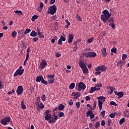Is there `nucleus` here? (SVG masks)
I'll list each match as a JSON object with an SVG mask.
<instances>
[{
	"label": "nucleus",
	"instance_id": "45",
	"mask_svg": "<svg viewBox=\"0 0 129 129\" xmlns=\"http://www.w3.org/2000/svg\"><path fill=\"white\" fill-rule=\"evenodd\" d=\"M109 26H111L112 28L113 29H114L115 27V25L114 22L110 23L109 24Z\"/></svg>",
	"mask_w": 129,
	"mask_h": 129
},
{
	"label": "nucleus",
	"instance_id": "36",
	"mask_svg": "<svg viewBox=\"0 0 129 129\" xmlns=\"http://www.w3.org/2000/svg\"><path fill=\"white\" fill-rule=\"evenodd\" d=\"M123 95H124V94L122 92H118V96H119V98H122V96Z\"/></svg>",
	"mask_w": 129,
	"mask_h": 129
},
{
	"label": "nucleus",
	"instance_id": "49",
	"mask_svg": "<svg viewBox=\"0 0 129 129\" xmlns=\"http://www.w3.org/2000/svg\"><path fill=\"white\" fill-rule=\"evenodd\" d=\"M110 104L112 105H114L115 106H117V105H118L116 104V103L114 101H110Z\"/></svg>",
	"mask_w": 129,
	"mask_h": 129
},
{
	"label": "nucleus",
	"instance_id": "8",
	"mask_svg": "<svg viewBox=\"0 0 129 129\" xmlns=\"http://www.w3.org/2000/svg\"><path fill=\"white\" fill-rule=\"evenodd\" d=\"M58 117L56 114H54L53 116H51L50 119H49V123H55V121L57 120Z\"/></svg>",
	"mask_w": 129,
	"mask_h": 129
},
{
	"label": "nucleus",
	"instance_id": "22",
	"mask_svg": "<svg viewBox=\"0 0 129 129\" xmlns=\"http://www.w3.org/2000/svg\"><path fill=\"white\" fill-rule=\"evenodd\" d=\"M98 105H99V108L100 109V110H101L102 109L103 107V102H102L101 100H98Z\"/></svg>",
	"mask_w": 129,
	"mask_h": 129
},
{
	"label": "nucleus",
	"instance_id": "28",
	"mask_svg": "<svg viewBox=\"0 0 129 129\" xmlns=\"http://www.w3.org/2000/svg\"><path fill=\"white\" fill-rule=\"evenodd\" d=\"M79 66L81 67V69H83L85 68V67H86V65L84 63V61H81V62L79 63Z\"/></svg>",
	"mask_w": 129,
	"mask_h": 129
},
{
	"label": "nucleus",
	"instance_id": "51",
	"mask_svg": "<svg viewBox=\"0 0 129 129\" xmlns=\"http://www.w3.org/2000/svg\"><path fill=\"white\" fill-rule=\"evenodd\" d=\"M127 57V55L125 54V53H123V54L122 56V59L124 60Z\"/></svg>",
	"mask_w": 129,
	"mask_h": 129
},
{
	"label": "nucleus",
	"instance_id": "46",
	"mask_svg": "<svg viewBox=\"0 0 129 129\" xmlns=\"http://www.w3.org/2000/svg\"><path fill=\"white\" fill-rule=\"evenodd\" d=\"M41 99H42V102H44L45 101V100H46V96L45 95V94H43L41 96Z\"/></svg>",
	"mask_w": 129,
	"mask_h": 129
},
{
	"label": "nucleus",
	"instance_id": "53",
	"mask_svg": "<svg viewBox=\"0 0 129 129\" xmlns=\"http://www.w3.org/2000/svg\"><path fill=\"white\" fill-rule=\"evenodd\" d=\"M31 32V30L29 29H26L25 32H24L25 35L26 34H28V33H30Z\"/></svg>",
	"mask_w": 129,
	"mask_h": 129
},
{
	"label": "nucleus",
	"instance_id": "59",
	"mask_svg": "<svg viewBox=\"0 0 129 129\" xmlns=\"http://www.w3.org/2000/svg\"><path fill=\"white\" fill-rule=\"evenodd\" d=\"M76 93V98H79L80 96V93L77 92V93Z\"/></svg>",
	"mask_w": 129,
	"mask_h": 129
},
{
	"label": "nucleus",
	"instance_id": "60",
	"mask_svg": "<svg viewBox=\"0 0 129 129\" xmlns=\"http://www.w3.org/2000/svg\"><path fill=\"white\" fill-rule=\"evenodd\" d=\"M37 36V32H36L35 31H33V37H35Z\"/></svg>",
	"mask_w": 129,
	"mask_h": 129
},
{
	"label": "nucleus",
	"instance_id": "34",
	"mask_svg": "<svg viewBox=\"0 0 129 129\" xmlns=\"http://www.w3.org/2000/svg\"><path fill=\"white\" fill-rule=\"evenodd\" d=\"M116 114V112H114L113 113H111L110 114L109 116L111 118H114Z\"/></svg>",
	"mask_w": 129,
	"mask_h": 129
},
{
	"label": "nucleus",
	"instance_id": "33",
	"mask_svg": "<svg viewBox=\"0 0 129 129\" xmlns=\"http://www.w3.org/2000/svg\"><path fill=\"white\" fill-rule=\"evenodd\" d=\"M94 91H96V87H91V89H90L89 90V93H93Z\"/></svg>",
	"mask_w": 129,
	"mask_h": 129
},
{
	"label": "nucleus",
	"instance_id": "47",
	"mask_svg": "<svg viewBox=\"0 0 129 129\" xmlns=\"http://www.w3.org/2000/svg\"><path fill=\"white\" fill-rule=\"evenodd\" d=\"M12 36L13 37V38H15L16 36H17V31H13L12 33Z\"/></svg>",
	"mask_w": 129,
	"mask_h": 129
},
{
	"label": "nucleus",
	"instance_id": "20",
	"mask_svg": "<svg viewBox=\"0 0 129 129\" xmlns=\"http://www.w3.org/2000/svg\"><path fill=\"white\" fill-rule=\"evenodd\" d=\"M47 82L49 84H52L55 82V79H48Z\"/></svg>",
	"mask_w": 129,
	"mask_h": 129
},
{
	"label": "nucleus",
	"instance_id": "31",
	"mask_svg": "<svg viewBox=\"0 0 129 129\" xmlns=\"http://www.w3.org/2000/svg\"><path fill=\"white\" fill-rule=\"evenodd\" d=\"M75 83H71L70 85L69 86V88L71 90H73V89L75 87Z\"/></svg>",
	"mask_w": 129,
	"mask_h": 129
},
{
	"label": "nucleus",
	"instance_id": "38",
	"mask_svg": "<svg viewBox=\"0 0 129 129\" xmlns=\"http://www.w3.org/2000/svg\"><path fill=\"white\" fill-rule=\"evenodd\" d=\"M124 116L129 117V111H125L124 112Z\"/></svg>",
	"mask_w": 129,
	"mask_h": 129
},
{
	"label": "nucleus",
	"instance_id": "44",
	"mask_svg": "<svg viewBox=\"0 0 129 129\" xmlns=\"http://www.w3.org/2000/svg\"><path fill=\"white\" fill-rule=\"evenodd\" d=\"M51 20L52 21H57V16L55 15L51 17Z\"/></svg>",
	"mask_w": 129,
	"mask_h": 129
},
{
	"label": "nucleus",
	"instance_id": "39",
	"mask_svg": "<svg viewBox=\"0 0 129 129\" xmlns=\"http://www.w3.org/2000/svg\"><path fill=\"white\" fill-rule=\"evenodd\" d=\"M111 51L112 53L116 54L117 52V49L116 48L113 47L112 49H111Z\"/></svg>",
	"mask_w": 129,
	"mask_h": 129
},
{
	"label": "nucleus",
	"instance_id": "1",
	"mask_svg": "<svg viewBox=\"0 0 129 129\" xmlns=\"http://www.w3.org/2000/svg\"><path fill=\"white\" fill-rule=\"evenodd\" d=\"M57 10V8L55 6V5H53L48 8L47 14H50L51 15H54L56 13Z\"/></svg>",
	"mask_w": 129,
	"mask_h": 129
},
{
	"label": "nucleus",
	"instance_id": "15",
	"mask_svg": "<svg viewBox=\"0 0 129 129\" xmlns=\"http://www.w3.org/2000/svg\"><path fill=\"white\" fill-rule=\"evenodd\" d=\"M44 105L43 104V102H41L40 104L38 105V107H37V109L38 111H40L41 109H44Z\"/></svg>",
	"mask_w": 129,
	"mask_h": 129
},
{
	"label": "nucleus",
	"instance_id": "48",
	"mask_svg": "<svg viewBox=\"0 0 129 129\" xmlns=\"http://www.w3.org/2000/svg\"><path fill=\"white\" fill-rule=\"evenodd\" d=\"M94 39V37H92L90 39H88V43H92L93 41V40Z\"/></svg>",
	"mask_w": 129,
	"mask_h": 129
},
{
	"label": "nucleus",
	"instance_id": "13",
	"mask_svg": "<svg viewBox=\"0 0 129 129\" xmlns=\"http://www.w3.org/2000/svg\"><path fill=\"white\" fill-rule=\"evenodd\" d=\"M73 39H74V35L72 34H70L68 36V42L70 44L72 43Z\"/></svg>",
	"mask_w": 129,
	"mask_h": 129
},
{
	"label": "nucleus",
	"instance_id": "18",
	"mask_svg": "<svg viewBox=\"0 0 129 129\" xmlns=\"http://www.w3.org/2000/svg\"><path fill=\"white\" fill-rule=\"evenodd\" d=\"M83 72L84 74H88V69H87V66H86L82 69Z\"/></svg>",
	"mask_w": 129,
	"mask_h": 129
},
{
	"label": "nucleus",
	"instance_id": "6",
	"mask_svg": "<svg viewBox=\"0 0 129 129\" xmlns=\"http://www.w3.org/2000/svg\"><path fill=\"white\" fill-rule=\"evenodd\" d=\"M110 17V16L105 15L104 14L101 15V19L104 23H106L108 21Z\"/></svg>",
	"mask_w": 129,
	"mask_h": 129
},
{
	"label": "nucleus",
	"instance_id": "4",
	"mask_svg": "<svg viewBox=\"0 0 129 129\" xmlns=\"http://www.w3.org/2000/svg\"><path fill=\"white\" fill-rule=\"evenodd\" d=\"M97 55V53L95 52H89L88 53H85L84 56L86 58L93 57L94 58Z\"/></svg>",
	"mask_w": 129,
	"mask_h": 129
},
{
	"label": "nucleus",
	"instance_id": "11",
	"mask_svg": "<svg viewBox=\"0 0 129 129\" xmlns=\"http://www.w3.org/2000/svg\"><path fill=\"white\" fill-rule=\"evenodd\" d=\"M86 116L87 117H89L90 116V119H93L95 117V115L93 113L92 110H89L88 111V112H87L86 114Z\"/></svg>",
	"mask_w": 129,
	"mask_h": 129
},
{
	"label": "nucleus",
	"instance_id": "3",
	"mask_svg": "<svg viewBox=\"0 0 129 129\" xmlns=\"http://www.w3.org/2000/svg\"><path fill=\"white\" fill-rule=\"evenodd\" d=\"M36 81L38 83L41 82V83L45 84V85H47L48 84V82L44 80L42 76L37 77Z\"/></svg>",
	"mask_w": 129,
	"mask_h": 129
},
{
	"label": "nucleus",
	"instance_id": "23",
	"mask_svg": "<svg viewBox=\"0 0 129 129\" xmlns=\"http://www.w3.org/2000/svg\"><path fill=\"white\" fill-rule=\"evenodd\" d=\"M108 89H110V93H109V94L111 95L112 93L114 92V91L115 90V88H113L112 87H109Z\"/></svg>",
	"mask_w": 129,
	"mask_h": 129
},
{
	"label": "nucleus",
	"instance_id": "2",
	"mask_svg": "<svg viewBox=\"0 0 129 129\" xmlns=\"http://www.w3.org/2000/svg\"><path fill=\"white\" fill-rule=\"evenodd\" d=\"M9 122H11V117L6 116L1 120V123L3 125H7Z\"/></svg>",
	"mask_w": 129,
	"mask_h": 129
},
{
	"label": "nucleus",
	"instance_id": "10",
	"mask_svg": "<svg viewBox=\"0 0 129 129\" xmlns=\"http://www.w3.org/2000/svg\"><path fill=\"white\" fill-rule=\"evenodd\" d=\"M23 91H24V88H23V86H18L16 91L18 95H21V94H23Z\"/></svg>",
	"mask_w": 129,
	"mask_h": 129
},
{
	"label": "nucleus",
	"instance_id": "12",
	"mask_svg": "<svg viewBox=\"0 0 129 129\" xmlns=\"http://www.w3.org/2000/svg\"><path fill=\"white\" fill-rule=\"evenodd\" d=\"M125 60L118 61L117 63V67L118 68H121L122 66H124L125 65Z\"/></svg>",
	"mask_w": 129,
	"mask_h": 129
},
{
	"label": "nucleus",
	"instance_id": "35",
	"mask_svg": "<svg viewBox=\"0 0 129 129\" xmlns=\"http://www.w3.org/2000/svg\"><path fill=\"white\" fill-rule=\"evenodd\" d=\"M95 128L97 129L98 127H100V123L99 121H97L95 123Z\"/></svg>",
	"mask_w": 129,
	"mask_h": 129
},
{
	"label": "nucleus",
	"instance_id": "56",
	"mask_svg": "<svg viewBox=\"0 0 129 129\" xmlns=\"http://www.w3.org/2000/svg\"><path fill=\"white\" fill-rule=\"evenodd\" d=\"M101 126H104V125L105 124V121L104 120H102L101 121Z\"/></svg>",
	"mask_w": 129,
	"mask_h": 129
},
{
	"label": "nucleus",
	"instance_id": "63",
	"mask_svg": "<svg viewBox=\"0 0 129 129\" xmlns=\"http://www.w3.org/2000/svg\"><path fill=\"white\" fill-rule=\"evenodd\" d=\"M74 103V102L72 100H71L70 101H69V104L70 105H72Z\"/></svg>",
	"mask_w": 129,
	"mask_h": 129
},
{
	"label": "nucleus",
	"instance_id": "9",
	"mask_svg": "<svg viewBox=\"0 0 129 129\" xmlns=\"http://www.w3.org/2000/svg\"><path fill=\"white\" fill-rule=\"evenodd\" d=\"M86 88V85L83 82H82L79 84V88H78V91H81V90H85Z\"/></svg>",
	"mask_w": 129,
	"mask_h": 129
},
{
	"label": "nucleus",
	"instance_id": "30",
	"mask_svg": "<svg viewBox=\"0 0 129 129\" xmlns=\"http://www.w3.org/2000/svg\"><path fill=\"white\" fill-rule=\"evenodd\" d=\"M107 68L105 67L104 65L101 66V71L102 72H106Z\"/></svg>",
	"mask_w": 129,
	"mask_h": 129
},
{
	"label": "nucleus",
	"instance_id": "41",
	"mask_svg": "<svg viewBox=\"0 0 129 129\" xmlns=\"http://www.w3.org/2000/svg\"><path fill=\"white\" fill-rule=\"evenodd\" d=\"M48 79H54L55 77V75L53 74V75H48L47 76Z\"/></svg>",
	"mask_w": 129,
	"mask_h": 129
},
{
	"label": "nucleus",
	"instance_id": "42",
	"mask_svg": "<svg viewBox=\"0 0 129 129\" xmlns=\"http://www.w3.org/2000/svg\"><path fill=\"white\" fill-rule=\"evenodd\" d=\"M39 18L38 15L33 16V22H35V20H37Z\"/></svg>",
	"mask_w": 129,
	"mask_h": 129
},
{
	"label": "nucleus",
	"instance_id": "37",
	"mask_svg": "<svg viewBox=\"0 0 129 129\" xmlns=\"http://www.w3.org/2000/svg\"><path fill=\"white\" fill-rule=\"evenodd\" d=\"M66 35H64V36H60V39L61 41L64 42L66 41Z\"/></svg>",
	"mask_w": 129,
	"mask_h": 129
},
{
	"label": "nucleus",
	"instance_id": "16",
	"mask_svg": "<svg viewBox=\"0 0 129 129\" xmlns=\"http://www.w3.org/2000/svg\"><path fill=\"white\" fill-rule=\"evenodd\" d=\"M38 34L39 38H42L44 37V35L43 34L42 32H40V29L39 28H37Z\"/></svg>",
	"mask_w": 129,
	"mask_h": 129
},
{
	"label": "nucleus",
	"instance_id": "32",
	"mask_svg": "<svg viewBox=\"0 0 129 129\" xmlns=\"http://www.w3.org/2000/svg\"><path fill=\"white\" fill-rule=\"evenodd\" d=\"M125 118L124 117H122V118L120 119V120H119V124L120 125H121L123 123L124 121H125Z\"/></svg>",
	"mask_w": 129,
	"mask_h": 129
},
{
	"label": "nucleus",
	"instance_id": "27",
	"mask_svg": "<svg viewBox=\"0 0 129 129\" xmlns=\"http://www.w3.org/2000/svg\"><path fill=\"white\" fill-rule=\"evenodd\" d=\"M66 22L67 23V24L65 26V27L67 29H69V26L71 25V23L70 22V21L68 19H67L66 20Z\"/></svg>",
	"mask_w": 129,
	"mask_h": 129
},
{
	"label": "nucleus",
	"instance_id": "61",
	"mask_svg": "<svg viewBox=\"0 0 129 129\" xmlns=\"http://www.w3.org/2000/svg\"><path fill=\"white\" fill-rule=\"evenodd\" d=\"M95 75L96 76H98V75H99L100 74H101V72H100V71H96L95 73Z\"/></svg>",
	"mask_w": 129,
	"mask_h": 129
},
{
	"label": "nucleus",
	"instance_id": "55",
	"mask_svg": "<svg viewBox=\"0 0 129 129\" xmlns=\"http://www.w3.org/2000/svg\"><path fill=\"white\" fill-rule=\"evenodd\" d=\"M76 105L77 108H79L80 107V102H77L76 103Z\"/></svg>",
	"mask_w": 129,
	"mask_h": 129
},
{
	"label": "nucleus",
	"instance_id": "57",
	"mask_svg": "<svg viewBox=\"0 0 129 129\" xmlns=\"http://www.w3.org/2000/svg\"><path fill=\"white\" fill-rule=\"evenodd\" d=\"M62 41L61 40V39L59 38V40L58 41L57 44L59 45H62Z\"/></svg>",
	"mask_w": 129,
	"mask_h": 129
},
{
	"label": "nucleus",
	"instance_id": "7",
	"mask_svg": "<svg viewBox=\"0 0 129 129\" xmlns=\"http://www.w3.org/2000/svg\"><path fill=\"white\" fill-rule=\"evenodd\" d=\"M48 65V63H46V61L44 59H42V61H41V63H40V66H39V68L42 70H44V68H45V67L46 66Z\"/></svg>",
	"mask_w": 129,
	"mask_h": 129
},
{
	"label": "nucleus",
	"instance_id": "14",
	"mask_svg": "<svg viewBox=\"0 0 129 129\" xmlns=\"http://www.w3.org/2000/svg\"><path fill=\"white\" fill-rule=\"evenodd\" d=\"M102 57H106V56L108 54V53L107 52L106 48L104 47L102 49Z\"/></svg>",
	"mask_w": 129,
	"mask_h": 129
},
{
	"label": "nucleus",
	"instance_id": "50",
	"mask_svg": "<svg viewBox=\"0 0 129 129\" xmlns=\"http://www.w3.org/2000/svg\"><path fill=\"white\" fill-rule=\"evenodd\" d=\"M64 113L62 112H60L59 114V117H62V116H64Z\"/></svg>",
	"mask_w": 129,
	"mask_h": 129
},
{
	"label": "nucleus",
	"instance_id": "64",
	"mask_svg": "<svg viewBox=\"0 0 129 129\" xmlns=\"http://www.w3.org/2000/svg\"><path fill=\"white\" fill-rule=\"evenodd\" d=\"M85 99H86V101H88V100H90V99H91V98H90V96H86V97H85Z\"/></svg>",
	"mask_w": 129,
	"mask_h": 129
},
{
	"label": "nucleus",
	"instance_id": "26",
	"mask_svg": "<svg viewBox=\"0 0 129 129\" xmlns=\"http://www.w3.org/2000/svg\"><path fill=\"white\" fill-rule=\"evenodd\" d=\"M14 12L15 14H18V15L23 16V12H22V11L15 10Z\"/></svg>",
	"mask_w": 129,
	"mask_h": 129
},
{
	"label": "nucleus",
	"instance_id": "62",
	"mask_svg": "<svg viewBox=\"0 0 129 129\" xmlns=\"http://www.w3.org/2000/svg\"><path fill=\"white\" fill-rule=\"evenodd\" d=\"M55 0H50V3H49V4H50V5H53V4L55 3Z\"/></svg>",
	"mask_w": 129,
	"mask_h": 129
},
{
	"label": "nucleus",
	"instance_id": "58",
	"mask_svg": "<svg viewBox=\"0 0 129 129\" xmlns=\"http://www.w3.org/2000/svg\"><path fill=\"white\" fill-rule=\"evenodd\" d=\"M105 112H106L105 110H103V111H102L101 112V116H102V117H104Z\"/></svg>",
	"mask_w": 129,
	"mask_h": 129
},
{
	"label": "nucleus",
	"instance_id": "5",
	"mask_svg": "<svg viewBox=\"0 0 129 129\" xmlns=\"http://www.w3.org/2000/svg\"><path fill=\"white\" fill-rule=\"evenodd\" d=\"M24 71H25V70L24 69H18L14 74V77H16V76H18V75H23L24 74Z\"/></svg>",
	"mask_w": 129,
	"mask_h": 129
},
{
	"label": "nucleus",
	"instance_id": "52",
	"mask_svg": "<svg viewBox=\"0 0 129 129\" xmlns=\"http://www.w3.org/2000/svg\"><path fill=\"white\" fill-rule=\"evenodd\" d=\"M100 71H101V66H99V67H97L95 68V71L99 72Z\"/></svg>",
	"mask_w": 129,
	"mask_h": 129
},
{
	"label": "nucleus",
	"instance_id": "25",
	"mask_svg": "<svg viewBox=\"0 0 129 129\" xmlns=\"http://www.w3.org/2000/svg\"><path fill=\"white\" fill-rule=\"evenodd\" d=\"M43 7H44V4L43 3H41L40 4L39 9V8L38 9V11L39 12H41L42 10Z\"/></svg>",
	"mask_w": 129,
	"mask_h": 129
},
{
	"label": "nucleus",
	"instance_id": "24",
	"mask_svg": "<svg viewBox=\"0 0 129 129\" xmlns=\"http://www.w3.org/2000/svg\"><path fill=\"white\" fill-rule=\"evenodd\" d=\"M51 115L50 114H46L45 116V119L46 120H50L51 118Z\"/></svg>",
	"mask_w": 129,
	"mask_h": 129
},
{
	"label": "nucleus",
	"instance_id": "19",
	"mask_svg": "<svg viewBox=\"0 0 129 129\" xmlns=\"http://www.w3.org/2000/svg\"><path fill=\"white\" fill-rule=\"evenodd\" d=\"M65 106L63 104H59L57 107V109L60 111L63 110Z\"/></svg>",
	"mask_w": 129,
	"mask_h": 129
},
{
	"label": "nucleus",
	"instance_id": "17",
	"mask_svg": "<svg viewBox=\"0 0 129 129\" xmlns=\"http://www.w3.org/2000/svg\"><path fill=\"white\" fill-rule=\"evenodd\" d=\"M102 14L106 16H110V17H111V15L109 14V11L107 10V9H105L104 11L102 12Z\"/></svg>",
	"mask_w": 129,
	"mask_h": 129
},
{
	"label": "nucleus",
	"instance_id": "40",
	"mask_svg": "<svg viewBox=\"0 0 129 129\" xmlns=\"http://www.w3.org/2000/svg\"><path fill=\"white\" fill-rule=\"evenodd\" d=\"M76 18H77V19L78 20V21L81 22L82 21L81 17L78 14H77L76 16Z\"/></svg>",
	"mask_w": 129,
	"mask_h": 129
},
{
	"label": "nucleus",
	"instance_id": "21",
	"mask_svg": "<svg viewBox=\"0 0 129 129\" xmlns=\"http://www.w3.org/2000/svg\"><path fill=\"white\" fill-rule=\"evenodd\" d=\"M97 98L98 99V100H101L102 102H105V98L104 96H99Z\"/></svg>",
	"mask_w": 129,
	"mask_h": 129
},
{
	"label": "nucleus",
	"instance_id": "43",
	"mask_svg": "<svg viewBox=\"0 0 129 129\" xmlns=\"http://www.w3.org/2000/svg\"><path fill=\"white\" fill-rule=\"evenodd\" d=\"M113 17H110V19L108 20V23H113L114 22Z\"/></svg>",
	"mask_w": 129,
	"mask_h": 129
},
{
	"label": "nucleus",
	"instance_id": "29",
	"mask_svg": "<svg viewBox=\"0 0 129 129\" xmlns=\"http://www.w3.org/2000/svg\"><path fill=\"white\" fill-rule=\"evenodd\" d=\"M21 108L23 109H26L27 108V107L26 106V105H25V103L24 102V100L21 102Z\"/></svg>",
	"mask_w": 129,
	"mask_h": 129
},
{
	"label": "nucleus",
	"instance_id": "54",
	"mask_svg": "<svg viewBox=\"0 0 129 129\" xmlns=\"http://www.w3.org/2000/svg\"><path fill=\"white\" fill-rule=\"evenodd\" d=\"M108 126H110V125H111V120L110 118H108Z\"/></svg>",
	"mask_w": 129,
	"mask_h": 129
}]
</instances>
